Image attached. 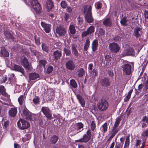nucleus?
I'll list each match as a JSON object with an SVG mask.
<instances>
[{
  "label": "nucleus",
  "mask_w": 148,
  "mask_h": 148,
  "mask_svg": "<svg viewBox=\"0 0 148 148\" xmlns=\"http://www.w3.org/2000/svg\"><path fill=\"white\" fill-rule=\"evenodd\" d=\"M84 8L86 21L90 23L92 22L94 19L92 16V7L90 5H85L84 6Z\"/></svg>",
  "instance_id": "f257e3e1"
},
{
  "label": "nucleus",
  "mask_w": 148,
  "mask_h": 148,
  "mask_svg": "<svg viewBox=\"0 0 148 148\" xmlns=\"http://www.w3.org/2000/svg\"><path fill=\"white\" fill-rule=\"evenodd\" d=\"M91 136V131L90 129H89L87 131L86 134H84L82 138L79 140H76L75 141L76 142L86 143L90 139Z\"/></svg>",
  "instance_id": "f03ea898"
},
{
  "label": "nucleus",
  "mask_w": 148,
  "mask_h": 148,
  "mask_svg": "<svg viewBox=\"0 0 148 148\" xmlns=\"http://www.w3.org/2000/svg\"><path fill=\"white\" fill-rule=\"evenodd\" d=\"M97 106L99 110L104 111L107 110L108 106V104L106 100L102 99L99 101L97 104Z\"/></svg>",
  "instance_id": "7ed1b4c3"
},
{
  "label": "nucleus",
  "mask_w": 148,
  "mask_h": 148,
  "mask_svg": "<svg viewBox=\"0 0 148 148\" xmlns=\"http://www.w3.org/2000/svg\"><path fill=\"white\" fill-rule=\"evenodd\" d=\"M18 127L22 130L27 128L29 126V124L24 119H21L17 122Z\"/></svg>",
  "instance_id": "20e7f679"
},
{
  "label": "nucleus",
  "mask_w": 148,
  "mask_h": 148,
  "mask_svg": "<svg viewBox=\"0 0 148 148\" xmlns=\"http://www.w3.org/2000/svg\"><path fill=\"white\" fill-rule=\"evenodd\" d=\"M112 58L108 56H106L100 58V60L101 64L103 66L106 65H109L111 64L110 62Z\"/></svg>",
  "instance_id": "39448f33"
},
{
  "label": "nucleus",
  "mask_w": 148,
  "mask_h": 148,
  "mask_svg": "<svg viewBox=\"0 0 148 148\" xmlns=\"http://www.w3.org/2000/svg\"><path fill=\"white\" fill-rule=\"evenodd\" d=\"M110 51L112 52L117 53L120 50V47L119 45L115 42L110 43L108 47Z\"/></svg>",
  "instance_id": "423d86ee"
},
{
  "label": "nucleus",
  "mask_w": 148,
  "mask_h": 148,
  "mask_svg": "<svg viewBox=\"0 0 148 148\" xmlns=\"http://www.w3.org/2000/svg\"><path fill=\"white\" fill-rule=\"evenodd\" d=\"M121 67L124 74L128 75L130 74L131 72V67L130 65L128 64H123L122 66Z\"/></svg>",
  "instance_id": "0eeeda50"
},
{
  "label": "nucleus",
  "mask_w": 148,
  "mask_h": 148,
  "mask_svg": "<svg viewBox=\"0 0 148 148\" xmlns=\"http://www.w3.org/2000/svg\"><path fill=\"white\" fill-rule=\"evenodd\" d=\"M41 110L48 119L49 120L51 119V111L48 108L46 107H42Z\"/></svg>",
  "instance_id": "6e6552de"
},
{
  "label": "nucleus",
  "mask_w": 148,
  "mask_h": 148,
  "mask_svg": "<svg viewBox=\"0 0 148 148\" xmlns=\"http://www.w3.org/2000/svg\"><path fill=\"white\" fill-rule=\"evenodd\" d=\"M56 32L59 36H63L66 34V30L65 28L62 26H59L57 27Z\"/></svg>",
  "instance_id": "1a4fd4ad"
},
{
  "label": "nucleus",
  "mask_w": 148,
  "mask_h": 148,
  "mask_svg": "<svg viewBox=\"0 0 148 148\" xmlns=\"http://www.w3.org/2000/svg\"><path fill=\"white\" fill-rule=\"evenodd\" d=\"M21 64L25 68V69L27 71L31 70V66L29 64L27 58L23 57L22 58Z\"/></svg>",
  "instance_id": "9d476101"
},
{
  "label": "nucleus",
  "mask_w": 148,
  "mask_h": 148,
  "mask_svg": "<svg viewBox=\"0 0 148 148\" xmlns=\"http://www.w3.org/2000/svg\"><path fill=\"white\" fill-rule=\"evenodd\" d=\"M134 49L131 47H128L127 48H125L122 53L123 57L127 56L130 55L134 53Z\"/></svg>",
  "instance_id": "9b49d317"
},
{
  "label": "nucleus",
  "mask_w": 148,
  "mask_h": 148,
  "mask_svg": "<svg viewBox=\"0 0 148 148\" xmlns=\"http://www.w3.org/2000/svg\"><path fill=\"white\" fill-rule=\"evenodd\" d=\"M95 30V28L93 26H90L86 31H84L82 34V38L84 37L87 36L93 33Z\"/></svg>",
  "instance_id": "f8f14e48"
},
{
  "label": "nucleus",
  "mask_w": 148,
  "mask_h": 148,
  "mask_svg": "<svg viewBox=\"0 0 148 148\" xmlns=\"http://www.w3.org/2000/svg\"><path fill=\"white\" fill-rule=\"evenodd\" d=\"M99 83L103 87H107L110 84V82L108 79L106 77L101 79Z\"/></svg>",
  "instance_id": "ddd939ff"
},
{
  "label": "nucleus",
  "mask_w": 148,
  "mask_h": 148,
  "mask_svg": "<svg viewBox=\"0 0 148 148\" xmlns=\"http://www.w3.org/2000/svg\"><path fill=\"white\" fill-rule=\"evenodd\" d=\"M41 25L43 30L47 33H49L51 30V25L50 24L46 23L44 22H42Z\"/></svg>",
  "instance_id": "4468645a"
},
{
  "label": "nucleus",
  "mask_w": 148,
  "mask_h": 148,
  "mask_svg": "<svg viewBox=\"0 0 148 148\" xmlns=\"http://www.w3.org/2000/svg\"><path fill=\"white\" fill-rule=\"evenodd\" d=\"M77 129L75 130H73L72 131V134L73 136L74 135L79 132L81 131L79 130L83 128L84 125L81 123H78L76 125Z\"/></svg>",
  "instance_id": "2eb2a0df"
},
{
  "label": "nucleus",
  "mask_w": 148,
  "mask_h": 148,
  "mask_svg": "<svg viewBox=\"0 0 148 148\" xmlns=\"http://www.w3.org/2000/svg\"><path fill=\"white\" fill-rule=\"evenodd\" d=\"M66 67L67 69L73 71L75 69V65L73 61L70 60L68 61L66 63Z\"/></svg>",
  "instance_id": "dca6fc26"
},
{
  "label": "nucleus",
  "mask_w": 148,
  "mask_h": 148,
  "mask_svg": "<svg viewBox=\"0 0 148 148\" xmlns=\"http://www.w3.org/2000/svg\"><path fill=\"white\" fill-rule=\"evenodd\" d=\"M76 32V29L75 28V25L72 23H71L69 27V35H73Z\"/></svg>",
  "instance_id": "f3484780"
},
{
  "label": "nucleus",
  "mask_w": 148,
  "mask_h": 148,
  "mask_svg": "<svg viewBox=\"0 0 148 148\" xmlns=\"http://www.w3.org/2000/svg\"><path fill=\"white\" fill-rule=\"evenodd\" d=\"M31 9L34 12L38 14L41 12L42 8L40 4H38L37 5L33 7Z\"/></svg>",
  "instance_id": "a211bd4d"
},
{
  "label": "nucleus",
  "mask_w": 148,
  "mask_h": 148,
  "mask_svg": "<svg viewBox=\"0 0 148 148\" xmlns=\"http://www.w3.org/2000/svg\"><path fill=\"white\" fill-rule=\"evenodd\" d=\"M45 6L46 7L47 10L49 11L53 7V2L51 0H47L46 1Z\"/></svg>",
  "instance_id": "6ab92c4d"
},
{
  "label": "nucleus",
  "mask_w": 148,
  "mask_h": 148,
  "mask_svg": "<svg viewBox=\"0 0 148 148\" xmlns=\"http://www.w3.org/2000/svg\"><path fill=\"white\" fill-rule=\"evenodd\" d=\"M77 45L75 44L72 45V52L74 55L76 57H78L79 54L77 49Z\"/></svg>",
  "instance_id": "aec40b11"
},
{
  "label": "nucleus",
  "mask_w": 148,
  "mask_h": 148,
  "mask_svg": "<svg viewBox=\"0 0 148 148\" xmlns=\"http://www.w3.org/2000/svg\"><path fill=\"white\" fill-rule=\"evenodd\" d=\"M142 32V29L139 27L136 28L134 29V34L136 37H139Z\"/></svg>",
  "instance_id": "412c9836"
},
{
  "label": "nucleus",
  "mask_w": 148,
  "mask_h": 148,
  "mask_svg": "<svg viewBox=\"0 0 148 148\" xmlns=\"http://www.w3.org/2000/svg\"><path fill=\"white\" fill-rule=\"evenodd\" d=\"M17 113L16 108H14L11 109L8 112L9 115L12 117H14L16 115Z\"/></svg>",
  "instance_id": "4be33fe9"
},
{
  "label": "nucleus",
  "mask_w": 148,
  "mask_h": 148,
  "mask_svg": "<svg viewBox=\"0 0 148 148\" xmlns=\"http://www.w3.org/2000/svg\"><path fill=\"white\" fill-rule=\"evenodd\" d=\"M98 46V43L97 40H94L92 44V49L93 52H95L97 50Z\"/></svg>",
  "instance_id": "5701e85b"
},
{
  "label": "nucleus",
  "mask_w": 148,
  "mask_h": 148,
  "mask_svg": "<svg viewBox=\"0 0 148 148\" xmlns=\"http://www.w3.org/2000/svg\"><path fill=\"white\" fill-rule=\"evenodd\" d=\"M53 56L55 59L57 60L59 59L62 56L61 51L59 50L55 51L53 52Z\"/></svg>",
  "instance_id": "b1692460"
},
{
  "label": "nucleus",
  "mask_w": 148,
  "mask_h": 148,
  "mask_svg": "<svg viewBox=\"0 0 148 148\" xmlns=\"http://www.w3.org/2000/svg\"><path fill=\"white\" fill-rule=\"evenodd\" d=\"M108 125L107 123H105L101 127L100 130L102 133L105 134L108 129Z\"/></svg>",
  "instance_id": "393cba45"
},
{
  "label": "nucleus",
  "mask_w": 148,
  "mask_h": 148,
  "mask_svg": "<svg viewBox=\"0 0 148 148\" xmlns=\"http://www.w3.org/2000/svg\"><path fill=\"white\" fill-rule=\"evenodd\" d=\"M103 23L105 26H110L112 24V21L110 18H107L104 20Z\"/></svg>",
  "instance_id": "a878e982"
},
{
  "label": "nucleus",
  "mask_w": 148,
  "mask_h": 148,
  "mask_svg": "<svg viewBox=\"0 0 148 148\" xmlns=\"http://www.w3.org/2000/svg\"><path fill=\"white\" fill-rule=\"evenodd\" d=\"M39 75L37 73H30L29 75V82H30L31 80L36 79L39 77Z\"/></svg>",
  "instance_id": "bb28decb"
},
{
  "label": "nucleus",
  "mask_w": 148,
  "mask_h": 148,
  "mask_svg": "<svg viewBox=\"0 0 148 148\" xmlns=\"http://www.w3.org/2000/svg\"><path fill=\"white\" fill-rule=\"evenodd\" d=\"M77 97L81 106L83 107H84L85 101L83 98L79 95H77Z\"/></svg>",
  "instance_id": "cd10ccee"
},
{
  "label": "nucleus",
  "mask_w": 148,
  "mask_h": 148,
  "mask_svg": "<svg viewBox=\"0 0 148 148\" xmlns=\"http://www.w3.org/2000/svg\"><path fill=\"white\" fill-rule=\"evenodd\" d=\"M1 55L2 56L6 57L9 56V53L4 48H2L1 50Z\"/></svg>",
  "instance_id": "c85d7f7f"
},
{
  "label": "nucleus",
  "mask_w": 148,
  "mask_h": 148,
  "mask_svg": "<svg viewBox=\"0 0 148 148\" xmlns=\"http://www.w3.org/2000/svg\"><path fill=\"white\" fill-rule=\"evenodd\" d=\"M13 69L14 70L20 72L22 74L24 73V69L18 65H14L13 67Z\"/></svg>",
  "instance_id": "c756f323"
},
{
  "label": "nucleus",
  "mask_w": 148,
  "mask_h": 148,
  "mask_svg": "<svg viewBox=\"0 0 148 148\" xmlns=\"http://www.w3.org/2000/svg\"><path fill=\"white\" fill-rule=\"evenodd\" d=\"M128 21V20L127 19V17H124L121 19L120 23L122 25L127 26V23Z\"/></svg>",
  "instance_id": "7c9ffc66"
},
{
  "label": "nucleus",
  "mask_w": 148,
  "mask_h": 148,
  "mask_svg": "<svg viewBox=\"0 0 148 148\" xmlns=\"http://www.w3.org/2000/svg\"><path fill=\"white\" fill-rule=\"evenodd\" d=\"M58 138L57 136L54 135L53 136L51 139V143L55 144L57 141Z\"/></svg>",
  "instance_id": "2f4dec72"
},
{
  "label": "nucleus",
  "mask_w": 148,
  "mask_h": 148,
  "mask_svg": "<svg viewBox=\"0 0 148 148\" xmlns=\"http://www.w3.org/2000/svg\"><path fill=\"white\" fill-rule=\"evenodd\" d=\"M77 75L79 77H82L84 74V71L82 68H80L77 71Z\"/></svg>",
  "instance_id": "473e14b6"
},
{
  "label": "nucleus",
  "mask_w": 148,
  "mask_h": 148,
  "mask_svg": "<svg viewBox=\"0 0 148 148\" xmlns=\"http://www.w3.org/2000/svg\"><path fill=\"white\" fill-rule=\"evenodd\" d=\"M90 44V41L89 39H87L84 45V49L85 51H87L89 46Z\"/></svg>",
  "instance_id": "72a5a7b5"
},
{
  "label": "nucleus",
  "mask_w": 148,
  "mask_h": 148,
  "mask_svg": "<svg viewBox=\"0 0 148 148\" xmlns=\"http://www.w3.org/2000/svg\"><path fill=\"white\" fill-rule=\"evenodd\" d=\"M130 144V136H128L126 138L124 148H127Z\"/></svg>",
  "instance_id": "f704fd0d"
},
{
  "label": "nucleus",
  "mask_w": 148,
  "mask_h": 148,
  "mask_svg": "<svg viewBox=\"0 0 148 148\" xmlns=\"http://www.w3.org/2000/svg\"><path fill=\"white\" fill-rule=\"evenodd\" d=\"M25 118L27 120L33 121L34 119V116L31 113L27 116L25 117Z\"/></svg>",
  "instance_id": "c9c22d12"
},
{
  "label": "nucleus",
  "mask_w": 148,
  "mask_h": 148,
  "mask_svg": "<svg viewBox=\"0 0 148 148\" xmlns=\"http://www.w3.org/2000/svg\"><path fill=\"white\" fill-rule=\"evenodd\" d=\"M70 84L71 86L73 88H76L77 87V84L74 79H72L70 81Z\"/></svg>",
  "instance_id": "e433bc0d"
},
{
  "label": "nucleus",
  "mask_w": 148,
  "mask_h": 148,
  "mask_svg": "<svg viewBox=\"0 0 148 148\" xmlns=\"http://www.w3.org/2000/svg\"><path fill=\"white\" fill-rule=\"evenodd\" d=\"M31 8H32L33 7L37 5L38 4H40L38 2L37 0H32L31 2Z\"/></svg>",
  "instance_id": "4c0bfd02"
},
{
  "label": "nucleus",
  "mask_w": 148,
  "mask_h": 148,
  "mask_svg": "<svg viewBox=\"0 0 148 148\" xmlns=\"http://www.w3.org/2000/svg\"><path fill=\"white\" fill-rule=\"evenodd\" d=\"M23 114L25 116V117L27 116L30 113L29 112L26 108L25 106L24 107L23 110Z\"/></svg>",
  "instance_id": "58836bf2"
},
{
  "label": "nucleus",
  "mask_w": 148,
  "mask_h": 148,
  "mask_svg": "<svg viewBox=\"0 0 148 148\" xmlns=\"http://www.w3.org/2000/svg\"><path fill=\"white\" fill-rule=\"evenodd\" d=\"M4 34L7 38L10 39L12 38V35L8 31H5L4 32Z\"/></svg>",
  "instance_id": "ea45409f"
},
{
  "label": "nucleus",
  "mask_w": 148,
  "mask_h": 148,
  "mask_svg": "<svg viewBox=\"0 0 148 148\" xmlns=\"http://www.w3.org/2000/svg\"><path fill=\"white\" fill-rule=\"evenodd\" d=\"M90 128L92 131H94V130L96 128V124L93 121H92L90 124L89 125Z\"/></svg>",
  "instance_id": "a19ab883"
},
{
  "label": "nucleus",
  "mask_w": 148,
  "mask_h": 148,
  "mask_svg": "<svg viewBox=\"0 0 148 148\" xmlns=\"http://www.w3.org/2000/svg\"><path fill=\"white\" fill-rule=\"evenodd\" d=\"M0 92L3 95H6V93L5 92V90L3 86H0Z\"/></svg>",
  "instance_id": "79ce46f5"
},
{
  "label": "nucleus",
  "mask_w": 148,
  "mask_h": 148,
  "mask_svg": "<svg viewBox=\"0 0 148 148\" xmlns=\"http://www.w3.org/2000/svg\"><path fill=\"white\" fill-rule=\"evenodd\" d=\"M42 50L47 52L49 51V47L45 44H42Z\"/></svg>",
  "instance_id": "37998d69"
},
{
  "label": "nucleus",
  "mask_w": 148,
  "mask_h": 148,
  "mask_svg": "<svg viewBox=\"0 0 148 148\" xmlns=\"http://www.w3.org/2000/svg\"><path fill=\"white\" fill-rule=\"evenodd\" d=\"M18 101L20 105H22L24 101V98L23 95H21L18 99Z\"/></svg>",
  "instance_id": "c03bdc74"
},
{
  "label": "nucleus",
  "mask_w": 148,
  "mask_h": 148,
  "mask_svg": "<svg viewBox=\"0 0 148 148\" xmlns=\"http://www.w3.org/2000/svg\"><path fill=\"white\" fill-rule=\"evenodd\" d=\"M120 121V119L118 117L116 119V121L114 126L117 127L119 125Z\"/></svg>",
  "instance_id": "a18cd8bd"
},
{
  "label": "nucleus",
  "mask_w": 148,
  "mask_h": 148,
  "mask_svg": "<svg viewBox=\"0 0 148 148\" xmlns=\"http://www.w3.org/2000/svg\"><path fill=\"white\" fill-rule=\"evenodd\" d=\"M64 51L66 56H69L71 54V52L69 49L64 48Z\"/></svg>",
  "instance_id": "49530a36"
},
{
  "label": "nucleus",
  "mask_w": 148,
  "mask_h": 148,
  "mask_svg": "<svg viewBox=\"0 0 148 148\" xmlns=\"http://www.w3.org/2000/svg\"><path fill=\"white\" fill-rule=\"evenodd\" d=\"M97 69H94L91 75L92 77H94L97 75Z\"/></svg>",
  "instance_id": "de8ad7c7"
},
{
  "label": "nucleus",
  "mask_w": 148,
  "mask_h": 148,
  "mask_svg": "<svg viewBox=\"0 0 148 148\" xmlns=\"http://www.w3.org/2000/svg\"><path fill=\"white\" fill-rule=\"evenodd\" d=\"M47 63V61L45 60H40L39 61V64L41 66H43L44 67H45V65Z\"/></svg>",
  "instance_id": "09e8293b"
},
{
  "label": "nucleus",
  "mask_w": 148,
  "mask_h": 148,
  "mask_svg": "<svg viewBox=\"0 0 148 148\" xmlns=\"http://www.w3.org/2000/svg\"><path fill=\"white\" fill-rule=\"evenodd\" d=\"M60 5L61 7L63 8H66L67 6V5L66 2L64 1H63L61 2Z\"/></svg>",
  "instance_id": "8fccbe9b"
},
{
  "label": "nucleus",
  "mask_w": 148,
  "mask_h": 148,
  "mask_svg": "<svg viewBox=\"0 0 148 148\" xmlns=\"http://www.w3.org/2000/svg\"><path fill=\"white\" fill-rule=\"evenodd\" d=\"M40 101V99L37 97H35L33 99V102L35 104L38 103Z\"/></svg>",
  "instance_id": "3c124183"
},
{
  "label": "nucleus",
  "mask_w": 148,
  "mask_h": 148,
  "mask_svg": "<svg viewBox=\"0 0 148 148\" xmlns=\"http://www.w3.org/2000/svg\"><path fill=\"white\" fill-rule=\"evenodd\" d=\"M53 70V68L51 66H49L47 69V73L49 74L51 73Z\"/></svg>",
  "instance_id": "603ef678"
},
{
  "label": "nucleus",
  "mask_w": 148,
  "mask_h": 148,
  "mask_svg": "<svg viewBox=\"0 0 148 148\" xmlns=\"http://www.w3.org/2000/svg\"><path fill=\"white\" fill-rule=\"evenodd\" d=\"M118 128L117 127L113 126L111 133L115 135V134L118 132Z\"/></svg>",
  "instance_id": "864d4df0"
},
{
  "label": "nucleus",
  "mask_w": 148,
  "mask_h": 148,
  "mask_svg": "<svg viewBox=\"0 0 148 148\" xmlns=\"http://www.w3.org/2000/svg\"><path fill=\"white\" fill-rule=\"evenodd\" d=\"M95 7L97 9H99L101 8V4L99 2H97L95 4Z\"/></svg>",
  "instance_id": "5fc2aeb1"
},
{
  "label": "nucleus",
  "mask_w": 148,
  "mask_h": 148,
  "mask_svg": "<svg viewBox=\"0 0 148 148\" xmlns=\"http://www.w3.org/2000/svg\"><path fill=\"white\" fill-rule=\"evenodd\" d=\"M132 90H131L128 92L127 95L126 97L127 100H128L130 98L131 94L132 92Z\"/></svg>",
  "instance_id": "6e6d98bb"
},
{
  "label": "nucleus",
  "mask_w": 148,
  "mask_h": 148,
  "mask_svg": "<svg viewBox=\"0 0 148 148\" xmlns=\"http://www.w3.org/2000/svg\"><path fill=\"white\" fill-rule=\"evenodd\" d=\"M66 9V11L69 12L71 13L72 11V7L70 6H67Z\"/></svg>",
  "instance_id": "4d7b16f0"
},
{
  "label": "nucleus",
  "mask_w": 148,
  "mask_h": 148,
  "mask_svg": "<svg viewBox=\"0 0 148 148\" xmlns=\"http://www.w3.org/2000/svg\"><path fill=\"white\" fill-rule=\"evenodd\" d=\"M142 135L144 136H148V130H146L145 132H143Z\"/></svg>",
  "instance_id": "13d9d810"
},
{
  "label": "nucleus",
  "mask_w": 148,
  "mask_h": 148,
  "mask_svg": "<svg viewBox=\"0 0 148 148\" xmlns=\"http://www.w3.org/2000/svg\"><path fill=\"white\" fill-rule=\"evenodd\" d=\"M7 77L6 75L3 76L1 81L3 83L5 82L7 80Z\"/></svg>",
  "instance_id": "bf43d9fd"
},
{
  "label": "nucleus",
  "mask_w": 148,
  "mask_h": 148,
  "mask_svg": "<svg viewBox=\"0 0 148 148\" xmlns=\"http://www.w3.org/2000/svg\"><path fill=\"white\" fill-rule=\"evenodd\" d=\"M78 22L80 25H82L83 23L82 19L81 18H79L78 19Z\"/></svg>",
  "instance_id": "052dcab7"
},
{
  "label": "nucleus",
  "mask_w": 148,
  "mask_h": 148,
  "mask_svg": "<svg viewBox=\"0 0 148 148\" xmlns=\"http://www.w3.org/2000/svg\"><path fill=\"white\" fill-rule=\"evenodd\" d=\"M141 142V140H137L136 141V146H138L139 145H140Z\"/></svg>",
  "instance_id": "680f3d73"
},
{
  "label": "nucleus",
  "mask_w": 148,
  "mask_h": 148,
  "mask_svg": "<svg viewBox=\"0 0 148 148\" xmlns=\"http://www.w3.org/2000/svg\"><path fill=\"white\" fill-rule=\"evenodd\" d=\"M145 86L146 89L147 90L148 89V79L146 82Z\"/></svg>",
  "instance_id": "e2e57ef3"
},
{
  "label": "nucleus",
  "mask_w": 148,
  "mask_h": 148,
  "mask_svg": "<svg viewBox=\"0 0 148 148\" xmlns=\"http://www.w3.org/2000/svg\"><path fill=\"white\" fill-rule=\"evenodd\" d=\"M146 141V139H145V140H144L143 141V142L142 144V145H141V148H144V147H145V144Z\"/></svg>",
  "instance_id": "0e129e2a"
},
{
  "label": "nucleus",
  "mask_w": 148,
  "mask_h": 148,
  "mask_svg": "<svg viewBox=\"0 0 148 148\" xmlns=\"http://www.w3.org/2000/svg\"><path fill=\"white\" fill-rule=\"evenodd\" d=\"M143 87V85L142 84H140L138 86V88L139 90L141 89Z\"/></svg>",
  "instance_id": "69168bd1"
},
{
  "label": "nucleus",
  "mask_w": 148,
  "mask_h": 148,
  "mask_svg": "<svg viewBox=\"0 0 148 148\" xmlns=\"http://www.w3.org/2000/svg\"><path fill=\"white\" fill-rule=\"evenodd\" d=\"M115 145V143L114 142H113L111 144L110 146V148H113Z\"/></svg>",
  "instance_id": "338daca9"
},
{
  "label": "nucleus",
  "mask_w": 148,
  "mask_h": 148,
  "mask_svg": "<svg viewBox=\"0 0 148 148\" xmlns=\"http://www.w3.org/2000/svg\"><path fill=\"white\" fill-rule=\"evenodd\" d=\"M14 147L15 148H19V145L17 144H15L14 145Z\"/></svg>",
  "instance_id": "774afa93"
}]
</instances>
